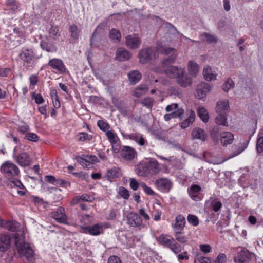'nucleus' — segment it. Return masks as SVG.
<instances>
[{"instance_id": "nucleus-3", "label": "nucleus", "mask_w": 263, "mask_h": 263, "mask_svg": "<svg viewBox=\"0 0 263 263\" xmlns=\"http://www.w3.org/2000/svg\"><path fill=\"white\" fill-rule=\"evenodd\" d=\"M14 240L17 253L23 261L34 263V250L30 244L25 242L24 238L21 237L18 234L15 235Z\"/></svg>"}, {"instance_id": "nucleus-16", "label": "nucleus", "mask_w": 263, "mask_h": 263, "mask_svg": "<svg viewBox=\"0 0 263 263\" xmlns=\"http://www.w3.org/2000/svg\"><path fill=\"white\" fill-rule=\"evenodd\" d=\"M186 224L185 218L181 214L176 216L174 223L172 224V227L174 231H183Z\"/></svg>"}, {"instance_id": "nucleus-34", "label": "nucleus", "mask_w": 263, "mask_h": 263, "mask_svg": "<svg viewBox=\"0 0 263 263\" xmlns=\"http://www.w3.org/2000/svg\"><path fill=\"white\" fill-rule=\"evenodd\" d=\"M109 36L110 40L115 43L119 42L121 39V32L117 29H111L109 31Z\"/></svg>"}, {"instance_id": "nucleus-54", "label": "nucleus", "mask_w": 263, "mask_h": 263, "mask_svg": "<svg viewBox=\"0 0 263 263\" xmlns=\"http://www.w3.org/2000/svg\"><path fill=\"white\" fill-rule=\"evenodd\" d=\"M72 174L76 177L83 180H87L89 178V175L86 172L82 171L79 172H73L72 173Z\"/></svg>"}, {"instance_id": "nucleus-25", "label": "nucleus", "mask_w": 263, "mask_h": 263, "mask_svg": "<svg viewBox=\"0 0 263 263\" xmlns=\"http://www.w3.org/2000/svg\"><path fill=\"white\" fill-rule=\"evenodd\" d=\"M192 137L193 139H197L202 141H205L207 138V134L200 128H195L192 132Z\"/></svg>"}, {"instance_id": "nucleus-59", "label": "nucleus", "mask_w": 263, "mask_h": 263, "mask_svg": "<svg viewBox=\"0 0 263 263\" xmlns=\"http://www.w3.org/2000/svg\"><path fill=\"white\" fill-rule=\"evenodd\" d=\"M129 185L133 191H136L139 186V183L135 178H130Z\"/></svg>"}, {"instance_id": "nucleus-22", "label": "nucleus", "mask_w": 263, "mask_h": 263, "mask_svg": "<svg viewBox=\"0 0 263 263\" xmlns=\"http://www.w3.org/2000/svg\"><path fill=\"white\" fill-rule=\"evenodd\" d=\"M251 255L247 250H242L239 252L237 256L234 258V261L236 263H244L250 260Z\"/></svg>"}, {"instance_id": "nucleus-24", "label": "nucleus", "mask_w": 263, "mask_h": 263, "mask_svg": "<svg viewBox=\"0 0 263 263\" xmlns=\"http://www.w3.org/2000/svg\"><path fill=\"white\" fill-rule=\"evenodd\" d=\"M204 78L208 81H211L216 79L217 74L213 71L210 66H206L203 70Z\"/></svg>"}, {"instance_id": "nucleus-49", "label": "nucleus", "mask_w": 263, "mask_h": 263, "mask_svg": "<svg viewBox=\"0 0 263 263\" xmlns=\"http://www.w3.org/2000/svg\"><path fill=\"white\" fill-rule=\"evenodd\" d=\"M106 135L112 145L117 143V137L112 132L107 131Z\"/></svg>"}, {"instance_id": "nucleus-11", "label": "nucleus", "mask_w": 263, "mask_h": 263, "mask_svg": "<svg viewBox=\"0 0 263 263\" xmlns=\"http://www.w3.org/2000/svg\"><path fill=\"white\" fill-rule=\"evenodd\" d=\"M120 155L123 159L127 161H132L137 157L136 151L129 146H124L121 149Z\"/></svg>"}, {"instance_id": "nucleus-10", "label": "nucleus", "mask_w": 263, "mask_h": 263, "mask_svg": "<svg viewBox=\"0 0 263 263\" xmlns=\"http://www.w3.org/2000/svg\"><path fill=\"white\" fill-rule=\"evenodd\" d=\"M154 184L159 191L163 193H168L172 186V182L166 178H161L157 179Z\"/></svg>"}, {"instance_id": "nucleus-36", "label": "nucleus", "mask_w": 263, "mask_h": 263, "mask_svg": "<svg viewBox=\"0 0 263 263\" xmlns=\"http://www.w3.org/2000/svg\"><path fill=\"white\" fill-rule=\"evenodd\" d=\"M50 96L52 99L54 107L55 108H59L61 106V104L57 90L54 89H51L50 91Z\"/></svg>"}, {"instance_id": "nucleus-63", "label": "nucleus", "mask_w": 263, "mask_h": 263, "mask_svg": "<svg viewBox=\"0 0 263 263\" xmlns=\"http://www.w3.org/2000/svg\"><path fill=\"white\" fill-rule=\"evenodd\" d=\"M30 85L34 87L39 82V78L36 75H31L29 77Z\"/></svg>"}, {"instance_id": "nucleus-46", "label": "nucleus", "mask_w": 263, "mask_h": 263, "mask_svg": "<svg viewBox=\"0 0 263 263\" xmlns=\"http://www.w3.org/2000/svg\"><path fill=\"white\" fill-rule=\"evenodd\" d=\"M204 37L206 41L209 43H216L217 42V38L214 35H211L208 33H204L201 35L200 39H203Z\"/></svg>"}, {"instance_id": "nucleus-38", "label": "nucleus", "mask_w": 263, "mask_h": 263, "mask_svg": "<svg viewBox=\"0 0 263 263\" xmlns=\"http://www.w3.org/2000/svg\"><path fill=\"white\" fill-rule=\"evenodd\" d=\"M182 231H174V234L175 237V240L181 243H186L188 241V238L187 236L184 235V234L182 232Z\"/></svg>"}, {"instance_id": "nucleus-61", "label": "nucleus", "mask_w": 263, "mask_h": 263, "mask_svg": "<svg viewBox=\"0 0 263 263\" xmlns=\"http://www.w3.org/2000/svg\"><path fill=\"white\" fill-rule=\"evenodd\" d=\"M44 180L46 182L53 185H55L57 178L52 175H46L44 177Z\"/></svg>"}, {"instance_id": "nucleus-2", "label": "nucleus", "mask_w": 263, "mask_h": 263, "mask_svg": "<svg viewBox=\"0 0 263 263\" xmlns=\"http://www.w3.org/2000/svg\"><path fill=\"white\" fill-rule=\"evenodd\" d=\"M161 168L159 162L154 158L141 161L136 167V172L141 177H152L159 173Z\"/></svg>"}, {"instance_id": "nucleus-55", "label": "nucleus", "mask_w": 263, "mask_h": 263, "mask_svg": "<svg viewBox=\"0 0 263 263\" xmlns=\"http://www.w3.org/2000/svg\"><path fill=\"white\" fill-rule=\"evenodd\" d=\"M141 103L147 108H151L154 103V100L151 98H146L141 101Z\"/></svg>"}, {"instance_id": "nucleus-30", "label": "nucleus", "mask_w": 263, "mask_h": 263, "mask_svg": "<svg viewBox=\"0 0 263 263\" xmlns=\"http://www.w3.org/2000/svg\"><path fill=\"white\" fill-rule=\"evenodd\" d=\"M208 202L210 203V206L214 212H217L222 208L221 202L216 198L211 197Z\"/></svg>"}, {"instance_id": "nucleus-35", "label": "nucleus", "mask_w": 263, "mask_h": 263, "mask_svg": "<svg viewBox=\"0 0 263 263\" xmlns=\"http://www.w3.org/2000/svg\"><path fill=\"white\" fill-rule=\"evenodd\" d=\"M167 248L170 249L175 254L181 252L183 249L181 246L174 238Z\"/></svg>"}, {"instance_id": "nucleus-14", "label": "nucleus", "mask_w": 263, "mask_h": 263, "mask_svg": "<svg viewBox=\"0 0 263 263\" xmlns=\"http://www.w3.org/2000/svg\"><path fill=\"white\" fill-rule=\"evenodd\" d=\"M141 44V40L137 34L127 35L125 38V44L130 49L138 48Z\"/></svg>"}, {"instance_id": "nucleus-62", "label": "nucleus", "mask_w": 263, "mask_h": 263, "mask_svg": "<svg viewBox=\"0 0 263 263\" xmlns=\"http://www.w3.org/2000/svg\"><path fill=\"white\" fill-rule=\"evenodd\" d=\"M200 250L204 253H208L211 251V247L210 245L202 244L199 246Z\"/></svg>"}, {"instance_id": "nucleus-31", "label": "nucleus", "mask_w": 263, "mask_h": 263, "mask_svg": "<svg viewBox=\"0 0 263 263\" xmlns=\"http://www.w3.org/2000/svg\"><path fill=\"white\" fill-rule=\"evenodd\" d=\"M199 67L198 64L194 61H189L187 63V70L189 73L196 76L199 71Z\"/></svg>"}, {"instance_id": "nucleus-47", "label": "nucleus", "mask_w": 263, "mask_h": 263, "mask_svg": "<svg viewBox=\"0 0 263 263\" xmlns=\"http://www.w3.org/2000/svg\"><path fill=\"white\" fill-rule=\"evenodd\" d=\"M49 36L54 39L60 36L59 28L57 26H52L49 30Z\"/></svg>"}, {"instance_id": "nucleus-13", "label": "nucleus", "mask_w": 263, "mask_h": 263, "mask_svg": "<svg viewBox=\"0 0 263 263\" xmlns=\"http://www.w3.org/2000/svg\"><path fill=\"white\" fill-rule=\"evenodd\" d=\"M165 73L170 78H175L176 80L184 74V69L181 67L170 66L165 70Z\"/></svg>"}, {"instance_id": "nucleus-45", "label": "nucleus", "mask_w": 263, "mask_h": 263, "mask_svg": "<svg viewBox=\"0 0 263 263\" xmlns=\"http://www.w3.org/2000/svg\"><path fill=\"white\" fill-rule=\"evenodd\" d=\"M107 176L110 179H115L120 176V172L116 168H112L107 171Z\"/></svg>"}, {"instance_id": "nucleus-58", "label": "nucleus", "mask_w": 263, "mask_h": 263, "mask_svg": "<svg viewBox=\"0 0 263 263\" xmlns=\"http://www.w3.org/2000/svg\"><path fill=\"white\" fill-rule=\"evenodd\" d=\"M256 149L257 152L259 153L263 152V137L258 139L256 143Z\"/></svg>"}, {"instance_id": "nucleus-32", "label": "nucleus", "mask_w": 263, "mask_h": 263, "mask_svg": "<svg viewBox=\"0 0 263 263\" xmlns=\"http://www.w3.org/2000/svg\"><path fill=\"white\" fill-rule=\"evenodd\" d=\"M148 90L147 85L141 84L135 88L133 91V95L137 98H139L145 94Z\"/></svg>"}, {"instance_id": "nucleus-43", "label": "nucleus", "mask_w": 263, "mask_h": 263, "mask_svg": "<svg viewBox=\"0 0 263 263\" xmlns=\"http://www.w3.org/2000/svg\"><path fill=\"white\" fill-rule=\"evenodd\" d=\"M195 116H189V118L185 119L180 123V126L182 128H186L192 124L195 121Z\"/></svg>"}, {"instance_id": "nucleus-37", "label": "nucleus", "mask_w": 263, "mask_h": 263, "mask_svg": "<svg viewBox=\"0 0 263 263\" xmlns=\"http://www.w3.org/2000/svg\"><path fill=\"white\" fill-rule=\"evenodd\" d=\"M176 81L178 84L183 87L190 86L192 82V79L190 77H184V75L179 77Z\"/></svg>"}, {"instance_id": "nucleus-7", "label": "nucleus", "mask_w": 263, "mask_h": 263, "mask_svg": "<svg viewBox=\"0 0 263 263\" xmlns=\"http://www.w3.org/2000/svg\"><path fill=\"white\" fill-rule=\"evenodd\" d=\"M41 55H35L32 49L28 48H23L19 54L20 59L27 64H30L33 60L39 59Z\"/></svg>"}, {"instance_id": "nucleus-6", "label": "nucleus", "mask_w": 263, "mask_h": 263, "mask_svg": "<svg viewBox=\"0 0 263 263\" xmlns=\"http://www.w3.org/2000/svg\"><path fill=\"white\" fill-rule=\"evenodd\" d=\"M48 64L57 74H63L68 72L64 62L60 59H51L49 61Z\"/></svg>"}, {"instance_id": "nucleus-48", "label": "nucleus", "mask_w": 263, "mask_h": 263, "mask_svg": "<svg viewBox=\"0 0 263 263\" xmlns=\"http://www.w3.org/2000/svg\"><path fill=\"white\" fill-rule=\"evenodd\" d=\"M215 122L217 125L228 126L227 116H216Z\"/></svg>"}, {"instance_id": "nucleus-41", "label": "nucleus", "mask_w": 263, "mask_h": 263, "mask_svg": "<svg viewBox=\"0 0 263 263\" xmlns=\"http://www.w3.org/2000/svg\"><path fill=\"white\" fill-rule=\"evenodd\" d=\"M188 222L193 226L196 227L199 224V220L198 217L192 214H189L187 217Z\"/></svg>"}, {"instance_id": "nucleus-53", "label": "nucleus", "mask_w": 263, "mask_h": 263, "mask_svg": "<svg viewBox=\"0 0 263 263\" xmlns=\"http://www.w3.org/2000/svg\"><path fill=\"white\" fill-rule=\"evenodd\" d=\"M97 125L102 131H106L109 128V124L107 122L101 120L98 121Z\"/></svg>"}, {"instance_id": "nucleus-39", "label": "nucleus", "mask_w": 263, "mask_h": 263, "mask_svg": "<svg viewBox=\"0 0 263 263\" xmlns=\"http://www.w3.org/2000/svg\"><path fill=\"white\" fill-rule=\"evenodd\" d=\"M69 30L70 32L71 37L74 40H77L80 32L78 27L76 25H72L69 26Z\"/></svg>"}, {"instance_id": "nucleus-18", "label": "nucleus", "mask_w": 263, "mask_h": 263, "mask_svg": "<svg viewBox=\"0 0 263 263\" xmlns=\"http://www.w3.org/2000/svg\"><path fill=\"white\" fill-rule=\"evenodd\" d=\"M93 200V198L92 196L87 194H83L81 195H78L75 196L70 201V204L71 205H76L81 201L82 202H91Z\"/></svg>"}, {"instance_id": "nucleus-52", "label": "nucleus", "mask_w": 263, "mask_h": 263, "mask_svg": "<svg viewBox=\"0 0 263 263\" xmlns=\"http://www.w3.org/2000/svg\"><path fill=\"white\" fill-rule=\"evenodd\" d=\"M140 186L143 189L144 192L148 195H155V193L153 189L147 186L145 183H142L140 184Z\"/></svg>"}, {"instance_id": "nucleus-57", "label": "nucleus", "mask_w": 263, "mask_h": 263, "mask_svg": "<svg viewBox=\"0 0 263 263\" xmlns=\"http://www.w3.org/2000/svg\"><path fill=\"white\" fill-rule=\"evenodd\" d=\"M227 256L224 253H219L214 261V263H226Z\"/></svg>"}, {"instance_id": "nucleus-12", "label": "nucleus", "mask_w": 263, "mask_h": 263, "mask_svg": "<svg viewBox=\"0 0 263 263\" xmlns=\"http://www.w3.org/2000/svg\"><path fill=\"white\" fill-rule=\"evenodd\" d=\"M201 187L198 184H193L187 189L190 197L195 201H201L203 199Z\"/></svg>"}, {"instance_id": "nucleus-1", "label": "nucleus", "mask_w": 263, "mask_h": 263, "mask_svg": "<svg viewBox=\"0 0 263 263\" xmlns=\"http://www.w3.org/2000/svg\"><path fill=\"white\" fill-rule=\"evenodd\" d=\"M156 50L157 52L149 48L140 50L139 53L140 62L145 64L151 60L156 58L158 57L157 52L170 55L168 58L162 61V64L164 67L167 66L175 61L177 57L175 48H167L162 45H158Z\"/></svg>"}, {"instance_id": "nucleus-26", "label": "nucleus", "mask_w": 263, "mask_h": 263, "mask_svg": "<svg viewBox=\"0 0 263 263\" xmlns=\"http://www.w3.org/2000/svg\"><path fill=\"white\" fill-rule=\"evenodd\" d=\"M17 163L22 166H28L31 163V159L27 153H21L17 158Z\"/></svg>"}, {"instance_id": "nucleus-40", "label": "nucleus", "mask_w": 263, "mask_h": 263, "mask_svg": "<svg viewBox=\"0 0 263 263\" xmlns=\"http://www.w3.org/2000/svg\"><path fill=\"white\" fill-rule=\"evenodd\" d=\"M77 137L80 141L84 142L86 141H90L92 139V136L87 133L80 132L77 135Z\"/></svg>"}, {"instance_id": "nucleus-64", "label": "nucleus", "mask_w": 263, "mask_h": 263, "mask_svg": "<svg viewBox=\"0 0 263 263\" xmlns=\"http://www.w3.org/2000/svg\"><path fill=\"white\" fill-rule=\"evenodd\" d=\"M108 263H122L121 259L117 256H111L108 260Z\"/></svg>"}, {"instance_id": "nucleus-42", "label": "nucleus", "mask_w": 263, "mask_h": 263, "mask_svg": "<svg viewBox=\"0 0 263 263\" xmlns=\"http://www.w3.org/2000/svg\"><path fill=\"white\" fill-rule=\"evenodd\" d=\"M234 82L231 79H228L222 85V89L225 92H228L231 88L234 87Z\"/></svg>"}, {"instance_id": "nucleus-23", "label": "nucleus", "mask_w": 263, "mask_h": 263, "mask_svg": "<svg viewBox=\"0 0 263 263\" xmlns=\"http://www.w3.org/2000/svg\"><path fill=\"white\" fill-rule=\"evenodd\" d=\"M132 57L131 53L127 50L120 48L117 49L115 58L121 61L129 60Z\"/></svg>"}, {"instance_id": "nucleus-20", "label": "nucleus", "mask_w": 263, "mask_h": 263, "mask_svg": "<svg viewBox=\"0 0 263 263\" xmlns=\"http://www.w3.org/2000/svg\"><path fill=\"white\" fill-rule=\"evenodd\" d=\"M174 238L168 234H162L156 237L157 242L164 247L168 248Z\"/></svg>"}, {"instance_id": "nucleus-5", "label": "nucleus", "mask_w": 263, "mask_h": 263, "mask_svg": "<svg viewBox=\"0 0 263 263\" xmlns=\"http://www.w3.org/2000/svg\"><path fill=\"white\" fill-rule=\"evenodd\" d=\"M1 171L8 179H14L19 177L18 167L12 162L6 161L3 164Z\"/></svg>"}, {"instance_id": "nucleus-9", "label": "nucleus", "mask_w": 263, "mask_h": 263, "mask_svg": "<svg viewBox=\"0 0 263 263\" xmlns=\"http://www.w3.org/2000/svg\"><path fill=\"white\" fill-rule=\"evenodd\" d=\"M75 159L77 162L84 167H91L92 164L99 162L98 158L93 155H86L83 157L78 156Z\"/></svg>"}, {"instance_id": "nucleus-19", "label": "nucleus", "mask_w": 263, "mask_h": 263, "mask_svg": "<svg viewBox=\"0 0 263 263\" xmlns=\"http://www.w3.org/2000/svg\"><path fill=\"white\" fill-rule=\"evenodd\" d=\"M166 111L168 114L165 115H183L184 110L181 108H178V104L172 103L166 107Z\"/></svg>"}, {"instance_id": "nucleus-8", "label": "nucleus", "mask_w": 263, "mask_h": 263, "mask_svg": "<svg viewBox=\"0 0 263 263\" xmlns=\"http://www.w3.org/2000/svg\"><path fill=\"white\" fill-rule=\"evenodd\" d=\"M50 216L59 223L68 224V217L65 214V209L60 206L56 210L51 212Z\"/></svg>"}, {"instance_id": "nucleus-17", "label": "nucleus", "mask_w": 263, "mask_h": 263, "mask_svg": "<svg viewBox=\"0 0 263 263\" xmlns=\"http://www.w3.org/2000/svg\"><path fill=\"white\" fill-rule=\"evenodd\" d=\"M211 86L206 83H202L198 86L196 91V97L199 99L205 97L207 93L211 90Z\"/></svg>"}, {"instance_id": "nucleus-33", "label": "nucleus", "mask_w": 263, "mask_h": 263, "mask_svg": "<svg viewBox=\"0 0 263 263\" xmlns=\"http://www.w3.org/2000/svg\"><path fill=\"white\" fill-rule=\"evenodd\" d=\"M128 79L130 83L135 84L138 82L141 79L142 76L138 70H133L129 72Z\"/></svg>"}, {"instance_id": "nucleus-4", "label": "nucleus", "mask_w": 263, "mask_h": 263, "mask_svg": "<svg viewBox=\"0 0 263 263\" xmlns=\"http://www.w3.org/2000/svg\"><path fill=\"white\" fill-rule=\"evenodd\" d=\"M89 218H91V216L89 214H86L82 216L81 223L83 224V226H80V232L92 236H98L102 234L105 227L104 223L102 222H99L96 223L91 226H85V225H87L91 223V221H89V222H85L86 219Z\"/></svg>"}, {"instance_id": "nucleus-27", "label": "nucleus", "mask_w": 263, "mask_h": 263, "mask_svg": "<svg viewBox=\"0 0 263 263\" xmlns=\"http://www.w3.org/2000/svg\"><path fill=\"white\" fill-rule=\"evenodd\" d=\"M229 109V104L228 100H223L218 101L217 103L216 110L219 115L225 113Z\"/></svg>"}, {"instance_id": "nucleus-29", "label": "nucleus", "mask_w": 263, "mask_h": 263, "mask_svg": "<svg viewBox=\"0 0 263 263\" xmlns=\"http://www.w3.org/2000/svg\"><path fill=\"white\" fill-rule=\"evenodd\" d=\"M40 45L43 50L48 52H55L57 50V48L55 45L53 44L49 45L47 37H46L45 39L41 40Z\"/></svg>"}, {"instance_id": "nucleus-60", "label": "nucleus", "mask_w": 263, "mask_h": 263, "mask_svg": "<svg viewBox=\"0 0 263 263\" xmlns=\"http://www.w3.org/2000/svg\"><path fill=\"white\" fill-rule=\"evenodd\" d=\"M70 183L67 181L61 179H57L55 185H59L63 187H66L67 186H70Z\"/></svg>"}, {"instance_id": "nucleus-21", "label": "nucleus", "mask_w": 263, "mask_h": 263, "mask_svg": "<svg viewBox=\"0 0 263 263\" xmlns=\"http://www.w3.org/2000/svg\"><path fill=\"white\" fill-rule=\"evenodd\" d=\"M220 142L223 146H227L232 143L234 140V135L229 132H223L220 134Z\"/></svg>"}, {"instance_id": "nucleus-28", "label": "nucleus", "mask_w": 263, "mask_h": 263, "mask_svg": "<svg viewBox=\"0 0 263 263\" xmlns=\"http://www.w3.org/2000/svg\"><path fill=\"white\" fill-rule=\"evenodd\" d=\"M10 237L8 235H0V251L5 252L10 247Z\"/></svg>"}, {"instance_id": "nucleus-44", "label": "nucleus", "mask_w": 263, "mask_h": 263, "mask_svg": "<svg viewBox=\"0 0 263 263\" xmlns=\"http://www.w3.org/2000/svg\"><path fill=\"white\" fill-rule=\"evenodd\" d=\"M31 98L37 104H41L44 102V99L41 93H36L34 92H32Z\"/></svg>"}, {"instance_id": "nucleus-56", "label": "nucleus", "mask_w": 263, "mask_h": 263, "mask_svg": "<svg viewBox=\"0 0 263 263\" xmlns=\"http://www.w3.org/2000/svg\"><path fill=\"white\" fill-rule=\"evenodd\" d=\"M118 210L114 209L110 210L109 213L106 217V219L108 220H114L117 217Z\"/></svg>"}, {"instance_id": "nucleus-50", "label": "nucleus", "mask_w": 263, "mask_h": 263, "mask_svg": "<svg viewBox=\"0 0 263 263\" xmlns=\"http://www.w3.org/2000/svg\"><path fill=\"white\" fill-rule=\"evenodd\" d=\"M106 135L112 145L117 143V137L112 132L107 131Z\"/></svg>"}, {"instance_id": "nucleus-15", "label": "nucleus", "mask_w": 263, "mask_h": 263, "mask_svg": "<svg viewBox=\"0 0 263 263\" xmlns=\"http://www.w3.org/2000/svg\"><path fill=\"white\" fill-rule=\"evenodd\" d=\"M127 222L132 227H139L142 225L143 220L138 213L130 212L127 216Z\"/></svg>"}, {"instance_id": "nucleus-51", "label": "nucleus", "mask_w": 263, "mask_h": 263, "mask_svg": "<svg viewBox=\"0 0 263 263\" xmlns=\"http://www.w3.org/2000/svg\"><path fill=\"white\" fill-rule=\"evenodd\" d=\"M119 193L121 197L125 200H127L130 196L128 190L124 187H120L119 188Z\"/></svg>"}]
</instances>
